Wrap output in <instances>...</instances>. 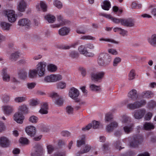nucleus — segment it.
Here are the masks:
<instances>
[{
	"label": "nucleus",
	"instance_id": "nucleus-47",
	"mask_svg": "<svg viewBox=\"0 0 156 156\" xmlns=\"http://www.w3.org/2000/svg\"><path fill=\"white\" fill-rule=\"evenodd\" d=\"M91 148V147L90 145L88 144L86 145L82 151L80 152L79 155H80V154H82L88 152L90 150Z\"/></svg>",
	"mask_w": 156,
	"mask_h": 156
},
{
	"label": "nucleus",
	"instance_id": "nucleus-15",
	"mask_svg": "<svg viewBox=\"0 0 156 156\" xmlns=\"http://www.w3.org/2000/svg\"><path fill=\"white\" fill-rule=\"evenodd\" d=\"M4 113L7 115H9L14 111L13 107L11 105H7L3 106L2 107Z\"/></svg>",
	"mask_w": 156,
	"mask_h": 156
},
{
	"label": "nucleus",
	"instance_id": "nucleus-34",
	"mask_svg": "<svg viewBox=\"0 0 156 156\" xmlns=\"http://www.w3.org/2000/svg\"><path fill=\"white\" fill-rule=\"evenodd\" d=\"M149 43L152 46H156V34L152 35L151 37L148 39Z\"/></svg>",
	"mask_w": 156,
	"mask_h": 156
},
{
	"label": "nucleus",
	"instance_id": "nucleus-5",
	"mask_svg": "<svg viewBox=\"0 0 156 156\" xmlns=\"http://www.w3.org/2000/svg\"><path fill=\"white\" fill-rule=\"evenodd\" d=\"M5 15L10 22L13 23L16 21V17L14 11L12 10H8L5 11Z\"/></svg>",
	"mask_w": 156,
	"mask_h": 156
},
{
	"label": "nucleus",
	"instance_id": "nucleus-3",
	"mask_svg": "<svg viewBox=\"0 0 156 156\" xmlns=\"http://www.w3.org/2000/svg\"><path fill=\"white\" fill-rule=\"evenodd\" d=\"M46 65V62L44 61L40 62L37 65L35 70L37 74L40 77L43 76L45 75Z\"/></svg>",
	"mask_w": 156,
	"mask_h": 156
},
{
	"label": "nucleus",
	"instance_id": "nucleus-23",
	"mask_svg": "<svg viewBox=\"0 0 156 156\" xmlns=\"http://www.w3.org/2000/svg\"><path fill=\"white\" fill-rule=\"evenodd\" d=\"M70 31V29L69 28L64 27L59 30L58 33L61 36H65L67 35Z\"/></svg>",
	"mask_w": 156,
	"mask_h": 156
},
{
	"label": "nucleus",
	"instance_id": "nucleus-20",
	"mask_svg": "<svg viewBox=\"0 0 156 156\" xmlns=\"http://www.w3.org/2000/svg\"><path fill=\"white\" fill-rule=\"evenodd\" d=\"M31 24L30 21L27 18L20 19L18 22V25L21 26L29 27Z\"/></svg>",
	"mask_w": 156,
	"mask_h": 156
},
{
	"label": "nucleus",
	"instance_id": "nucleus-25",
	"mask_svg": "<svg viewBox=\"0 0 156 156\" xmlns=\"http://www.w3.org/2000/svg\"><path fill=\"white\" fill-rule=\"evenodd\" d=\"M19 77L21 79L25 80L27 77V73L25 69H22L19 70L18 73Z\"/></svg>",
	"mask_w": 156,
	"mask_h": 156
},
{
	"label": "nucleus",
	"instance_id": "nucleus-39",
	"mask_svg": "<svg viewBox=\"0 0 156 156\" xmlns=\"http://www.w3.org/2000/svg\"><path fill=\"white\" fill-rule=\"evenodd\" d=\"M76 32L78 34H85L87 32V30L86 27L83 26L77 29Z\"/></svg>",
	"mask_w": 156,
	"mask_h": 156
},
{
	"label": "nucleus",
	"instance_id": "nucleus-13",
	"mask_svg": "<svg viewBox=\"0 0 156 156\" xmlns=\"http://www.w3.org/2000/svg\"><path fill=\"white\" fill-rule=\"evenodd\" d=\"M107 55H101L99 58L98 61V63L99 65L101 66H105L108 65L110 62H111V60L109 59L108 62H106L105 60V58L106 56H107Z\"/></svg>",
	"mask_w": 156,
	"mask_h": 156
},
{
	"label": "nucleus",
	"instance_id": "nucleus-12",
	"mask_svg": "<svg viewBox=\"0 0 156 156\" xmlns=\"http://www.w3.org/2000/svg\"><path fill=\"white\" fill-rule=\"evenodd\" d=\"M99 123L98 122L94 121L92 123L89 124L86 126L82 128V130L86 131L89 130L91 127L94 129H97L99 126Z\"/></svg>",
	"mask_w": 156,
	"mask_h": 156
},
{
	"label": "nucleus",
	"instance_id": "nucleus-19",
	"mask_svg": "<svg viewBox=\"0 0 156 156\" xmlns=\"http://www.w3.org/2000/svg\"><path fill=\"white\" fill-rule=\"evenodd\" d=\"M27 5V4L24 0H20L17 7V9L20 12H24L25 11Z\"/></svg>",
	"mask_w": 156,
	"mask_h": 156
},
{
	"label": "nucleus",
	"instance_id": "nucleus-35",
	"mask_svg": "<svg viewBox=\"0 0 156 156\" xmlns=\"http://www.w3.org/2000/svg\"><path fill=\"white\" fill-rule=\"evenodd\" d=\"M20 53L18 52H15L12 53L9 57V59L12 61H16L19 57Z\"/></svg>",
	"mask_w": 156,
	"mask_h": 156
},
{
	"label": "nucleus",
	"instance_id": "nucleus-1",
	"mask_svg": "<svg viewBox=\"0 0 156 156\" xmlns=\"http://www.w3.org/2000/svg\"><path fill=\"white\" fill-rule=\"evenodd\" d=\"M143 136L140 134L133 135L129 141V146L131 147L136 148L139 147V145L143 141Z\"/></svg>",
	"mask_w": 156,
	"mask_h": 156
},
{
	"label": "nucleus",
	"instance_id": "nucleus-41",
	"mask_svg": "<svg viewBox=\"0 0 156 156\" xmlns=\"http://www.w3.org/2000/svg\"><path fill=\"white\" fill-rule=\"evenodd\" d=\"M121 120L123 124L128 123L131 122V119L130 118L125 115L122 116Z\"/></svg>",
	"mask_w": 156,
	"mask_h": 156
},
{
	"label": "nucleus",
	"instance_id": "nucleus-26",
	"mask_svg": "<svg viewBox=\"0 0 156 156\" xmlns=\"http://www.w3.org/2000/svg\"><path fill=\"white\" fill-rule=\"evenodd\" d=\"M85 135H82L80 136L79 140L77 141V146L79 147L83 145L84 144L85 142Z\"/></svg>",
	"mask_w": 156,
	"mask_h": 156
},
{
	"label": "nucleus",
	"instance_id": "nucleus-43",
	"mask_svg": "<svg viewBox=\"0 0 156 156\" xmlns=\"http://www.w3.org/2000/svg\"><path fill=\"white\" fill-rule=\"evenodd\" d=\"M57 20L59 24L62 25L65 24L66 21L62 16L61 15H58L57 16Z\"/></svg>",
	"mask_w": 156,
	"mask_h": 156
},
{
	"label": "nucleus",
	"instance_id": "nucleus-56",
	"mask_svg": "<svg viewBox=\"0 0 156 156\" xmlns=\"http://www.w3.org/2000/svg\"><path fill=\"white\" fill-rule=\"evenodd\" d=\"M156 106V102L153 101H151L148 103V106L150 108L153 109Z\"/></svg>",
	"mask_w": 156,
	"mask_h": 156
},
{
	"label": "nucleus",
	"instance_id": "nucleus-44",
	"mask_svg": "<svg viewBox=\"0 0 156 156\" xmlns=\"http://www.w3.org/2000/svg\"><path fill=\"white\" fill-rule=\"evenodd\" d=\"M27 99L25 97H17L14 98V101L16 103H20L25 101Z\"/></svg>",
	"mask_w": 156,
	"mask_h": 156
},
{
	"label": "nucleus",
	"instance_id": "nucleus-63",
	"mask_svg": "<svg viewBox=\"0 0 156 156\" xmlns=\"http://www.w3.org/2000/svg\"><path fill=\"white\" fill-rule=\"evenodd\" d=\"M48 153L49 154H51L54 150L53 147L51 145H49L47 146Z\"/></svg>",
	"mask_w": 156,
	"mask_h": 156
},
{
	"label": "nucleus",
	"instance_id": "nucleus-10",
	"mask_svg": "<svg viewBox=\"0 0 156 156\" xmlns=\"http://www.w3.org/2000/svg\"><path fill=\"white\" fill-rule=\"evenodd\" d=\"M79 95L78 90L74 87H72L69 90V95L70 97L73 100H76Z\"/></svg>",
	"mask_w": 156,
	"mask_h": 156
},
{
	"label": "nucleus",
	"instance_id": "nucleus-62",
	"mask_svg": "<svg viewBox=\"0 0 156 156\" xmlns=\"http://www.w3.org/2000/svg\"><path fill=\"white\" fill-rule=\"evenodd\" d=\"M30 103L32 106H35L39 104L40 101L37 99H32L31 100Z\"/></svg>",
	"mask_w": 156,
	"mask_h": 156
},
{
	"label": "nucleus",
	"instance_id": "nucleus-42",
	"mask_svg": "<svg viewBox=\"0 0 156 156\" xmlns=\"http://www.w3.org/2000/svg\"><path fill=\"white\" fill-rule=\"evenodd\" d=\"M37 74V73L35 69L30 70L29 71L28 73L29 77L31 78L35 77Z\"/></svg>",
	"mask_w": 156,
	"mask_h": 156
},
{
	"label": "nucleus",
	"instance_id": "nucleus-14",
	"mask_svg": "<svg viewBox=\"0 0 156 156\" xmlns=\"http://www.w3.org/2000/svg\"><path fill=\"white\" fill-rule=\"evenodd\" d=\"M10 141L5 136H2L0 138V146L2 147H7L10 145Z\"/></svg>",
	"mask_w": 156,
	"mask_h": 156
},
{
	"label": "nucleus",
	"instance_id": "nucleus-28",
	"mask_svg": "<svg viewBox=\"0 0 156 156\" xmlns=\"http://www.w3.org/2000/svg\"><path fill=\"white\" fill-rule=\"evenodd\" d=\"M48 107L47 104L44 103L42 106L41 107L39 111V112L42 114H47L48 112Z\"/></svg>",
	"mask_w": 156,
	"mask_h": 156
},
{
	"label": "nucleus",
	"instance_id": "nucleus-11",
	"mask_svg": "<svg viewBox=\"0 0 156 156\" xmlns=\"http://www.w3.org/2000/svg\"><path fill=\"white\" fill-rule=\"evenodd\" d=\"M135 20L133 19L129 18L122 19L121 20V25L127 27H133L134 25Z\"/></svg>",
	"mask_w": 156,
	"mask_h": 156
},
{
	"label": "nucleus",
	"instance_id": "nucleus-64",
	"mask_svg": "<svg viewBox=\"0 0 156 156\" xmlns=\"http://www.w3.org/2000/svg\"><path fill=\"white\" fill-rule=\"evenodd\" d=\"M44 81L47 83L52 82L50 75L45 76L44 79Z\"/></svg>",
	"mask_w": 156,
	"mask_h": 156
},
{
	"label": "nucleus",
	"instance_id": "nucleus-51",
	"mask_svg": "<svg viewBox=\"0 0 156 156\" xmlns=\"http://www.w3.org/2000/svg\"><path fill=\"white\" fill-rule=\"evenodd\" d=\"M135 75L134 70H131L128 75L129 79V80L134 79L135 78Z\"/></svg>",
	"mask_w": 156,
	"mask_h": 156
},
{
	"label": "nucleus",
	"instance_id": "nucleus-40",
	"mask_svg": "<svg viewBox=\"0 0 156 156\" xmlns=\"http://www.w3.org/2000/svg\"><path fill=\"white\" fill-rule=\"evenodd\" d=\"M154 126L153 124L151 123L145 122L144 125V128L146 130H149L154 128Z\"/></svg>",
	"mask_w": 156,
	"mask_h": 156
},
{
	"label": "nucleus",
	"instance_id": "nucleus-61",
	"mask_svg": "<svg viewBox=\"0 0 156 156\" xmlns=\"http://www.w3.org/2000/svg\"><path fill=\"white\" fill-rule=\"evenodd\" d=\"M3 100L4 102L7 103L9 102L10 100V96L8 95H4L3 98Z\"/></svg>",
	"mask_w": 156,
	"mask_h": 156
},
{
	"label": "nucleus",
	"instance_id": "nucleus-18",
	"mask_svg": "<svg viewBox=\"0 0 156 156\" xmlns=\"http://www.w3.org/2000/svg\"><path fill=\"white\" fill-rule=\"evenodd\" d=\"M128 96L133 101H136L138 98V95L136 90L132 89L130 90L128 94Z\"/></svg>",
	"mask_w": 156,
	"mask_h": 156
},
{
	"label": "nucleus",
	"instance_id": "nucleus-55",
	"mask_svg": "<svg viewBox=\"0 0 156 156\" xmlns=\"http://www.w3.org/2000/svg\"><path fill=\"white\" fill-rule=\"evenodd\" d=\"M19 142L23 144H27L28 143L29 140L26 138L21 137L20 139Z\"/></svg>",
	"mask_w": 156,
	"mask_h": 156
},
{
	"label": "nucleus",
	"instance_id": "nucleus-9",
	"mask_svg": "<svg viewBox=\"0 0 156 156\" xmlns=\"http://www.w3.org/2000/svg\"><path fill=\"white\" fill-rule=\"evenodd\" d=\"M78 50L80 53L89 57H92L94 55L93 53L88 52L85 45H81L78 48Z\"/></svg>",
	"mask_w": 156,
	"mask_h": 156
},
{
	"label": "nucleus",
	"instance_id": "nucleus-21",
	"mask_svg": "<svg viewBox=\"0 0 156 156\" xmlns=\"http://www.w3.org/2000/svg\"><path fill=\"white\" fill-rule=\"evenodd\" d=\"M118 126V123L115 121H114L107 126L106 128V130L108 132H112Z\"/></svg>",
	"mask_w": 156,
	"mask_h": 156
},
{
	"label": "nucleus",
	"instance_id": "nucleus-32",
	"mask_svg": "<svg viewBox=\"0 0 156 156\" xmlns=\"http://www.w3.org/2000/svg\"><path fill=\"white\" fill-rule=\"evenodd\" d=\"M79 44V42L77 41L75 42L70 45H62L60 46V48L61 49L65 50L69 49L71 48H74L75 47Z\"/></svg>",
	"mask_w": 156,
	"mask_h": 156
},
{
	"label": "nucleus",
	"instance_id": "nucleus-7",
	"mask_svg": "<svg viewBox=\"0 0 156 156\" xmlns=\"http://www.w3.org/2000/svg\"><path fill=\"white\" fill-rule=\"evenodd\" d=\"M50 97L53 98H56L55 103V104L58 106H60L62 105L63 100L61 96H59L58 94L55 92H52L50 94Z\"/></svg>",
	"mask_w": 156,
	"mask_h": 156
},
{
	"label": "nucleus",
	"instance_id": "nucleus-48",
	"mask_svg": "<svg viewBox=\"0 0 156 156\" xmlns=\"http://www.w3.org/2000/svg\"><path fill=\"white\" fill-rule=\"evenodd\" d=\"M38 117L34 115L31 116L29 119V121L33 123H36L38 121Z\"/></svg>",
	"mask_w": 156,
	"mask_h": 156
},
{
	"label": "nucleus",
	"instance_id": "nucleus-53",
	"mask_svg": "<svg viewBox=\"0 0 156 156\" xmlns=\"http://www.w3.org/2000/svg\"><path fill=\"white\" fill-rule=\"evenodd\" d=\"M69 56L72 58H76L78 56V53L75 51H72L69 53Z\"/></svg>",
	"mask_w": 156,
	"mask_h": 156
},
{
	"label": "nucleus",
	"instance_id": "nucleus-58",
	"mask_svg": "<svg viewBox=\"0 0 156 156\" xmlns=\"http://www.w3.org/2000/svg\"><path fill=\"white\" fill-rule=\"evenodd\" d=\"M152 116V114L151 112H148L145 116V120H149L151 119Z\"/></svg>",
	"mask_w": 156,
	"mask_h": 156
},
{
	"label": "nucleus",
	"instance_id": "nucleus-16",
	"mask_svg": "<svg viewBox=\"0 0 156 156\" xmlns=\"http://www.w3.org/2000/svg\"><path fill=\"white\" fill-rule=\"evenodd\" d=\"M24 119L23 114L17 112L15 113L14 115V119L18 123L22 124Z\"/></svg>",
	"mask_w": 156,
	"mask_h": 156
},
{
	"label": "nucleus",
	"instance_id": "nucleus-17",
	"mask_svg": "<svg viewBox=\"0 0 156 156\" xmlns=\"http://www.w3.org/2000/svg\"><path fill=\"white\" fill-rule=\"evenodd\" d=\"M25 131L28 135L31 137H33L36 133V128L33 126H28L26 128Z\"/></svg>",
	"mask_w": 156,
	"mask_h": 156
},
{
	"label": "nucleus",
	"instance_id": "nucleus-29",
	"mask_svg": "<svg viewBox=\"0 0 156 156\" xmlns=\"http://www.w3.org/2000/svg\"><path fill=\"white\" fill-rule=\"evenodd\" d=\"M39 5H40L41 8L43 12H45L47 11V5L45 2L41 1L39 4H38V5H36V8L39 10H40Z\"/></svg>",
	"mask_w": 156,
	"mask_h": 156
},
{
	"label": "nucleus",
	"instance_id": "nucleus-24",
	"mask_svg": "<svg viewBox=\"0 0 156 156\" xmlns=\"http://www.w3.org/2000/svg\"><path fill=\"white\" fill-rule=\"evenodd\" d=\"M18 112L23 114L28 113V108L27 105L23 104L19 106L18 108Z\"/></svg>",
	"mask_w": 156,
	"mask_h": 156
},
{
	"label": "nucleus",
	"instance_id": "nucleus-60",
	"mask_svg": "<svg viewBox=\"0 0 156 156\" xmlns=\"http://www.w3.org/2000/svg\"><path fill=\"white\" fill-rule=\"evenodd\" d=\"M99 40L100 41H105L107 42H110L115 43H118V42L113 40L109 39H105L103 38H100L99 39Z\"/></svg>",
	"mask_w": 156,
	"mask_h": 156
},
{
	"label": "nucleus",
	"instance_id": "nucleus-8",
	"mask_svg": "<svg viewBox=\"0 0 156 156\" xmlns=\"http://www.w3.org/2000/svg\"><path fill=\"white\" fill-rule=\"evenodd\" d=\"M134 116L136 119H140L142 118L146 113V110L144 108H141L135 111L134 112Z\"/></svg>",
	"mask_w": 156,
	"mask_h": 156
},
{
	"label": "nucleus",
	"instance_id": "nucleus-59",
	"mask_svg": "<svg viewBox=\"0 0 156 156\" xmlns=\"http://www.w3.org/2000/svg\"><path fill=\"white\" fill-rule=\"evenodd\" d=\"M114 146L115 148L119 150L124 148V147H122L120 146V144L119 141H116L114 144Z\"/></svg>",
	"mask_w": 156,
	"mask_h": 156
},
{
	"label": "nucleus",
	"instance_id": "nucleus-57",
	"mask_svg": "<svg viewBox=\"0 0 156 156\" xmlns=\"http://www.w3.org/2000/svg\"><path fill=\"white\" fill-rule=\"evenodd\" d=\"M57 87L58 88L64 89L66 86V84L65 82H60L57 84Z\"/></svg>",
	"mask_w": 156,
	"mask_h": 156
},
{
	"label": "nucleus",
	"instance_id": "nucleus-50",
	"mask_svg": "<svg viewBox=\"0 0 156 156\" xmlns=\"http://www.w3.org/2000/svg\"><path fill=\"white\" fill-rule=\"evenodd\" d=\"M80 38L82 40H95L96 39L95 37L89 35L83 36L81 37Z\"/></svg>",
	"mask_w": 156,
	"mask_h": 156
},
{
	"label": "nucleus",
	"instance_id": "nucleus-49",
	"mask_svg": "<svg viewBox=\"0 0 156 156\" xmlns=\"http://www.w3.org/2000/svg\"><path fill=\"white\" fill-rule=\"evenodd\" d=\"M121 59L119 57H115L113 60V65L114 67L117 66L118 64L121 62Z\"/></svg>",
	"mask_w": 156,
	"mask_h": 156
},
{
	"label": "nucleus",
	"instance_id": "nucleus-37",
	"mask_svg": "<svg viewBox=\"0 0 156 156\" xmlns=\"http://www.w3.org/2000/svg\"><path fill=\"white\" fill-rule=\"evenodd\" d=\"M134 126L133 124H130L128 126H125L123 128V129L126 133H129L133 129V127Z\"/></svg>",
	"mask_w": 156,
	"mask_h": 156
},
{
	"label": "nucleus",
	"instance_id": "nucleus-52",
	"mask_svg": "<svg viewBox=\"0 0 156 156\" xmlns=\"http://www.w3.org/2000/svg\"><path fill=\"white\" fill-rule=\"evenodd\" d=\"M113 118V115L111 113H108L106 114L105 116V121L107 122L110 121L112 120Z\"/></svg>",
	"mask_w": 156,
	"mask_h": 156
},
{
	"label": "nucleus",
	"instance_id": "nucleus-27",
	"mask_svg": "<svg viewBox=\"0 0 156 156\" xmlns=\"http://www.w3.org/2000/svg\"><path fill=\"white\" fill-rule=\"evenodd\" d=\"M44 19L48 23H54L56 20V18L55 16L51 14H48L44 17Z\"/></svg>",
	"mask_w": 156,
	"mask_h": 156
},
{
	"label": "nucleus",
	"instance_id": "nucleus-45",
	"mask_svg": "<svg viewBox=\"0 0 156 156\" xmlns=\"http://www.w3.org/2000/svg\"><path fill=\"white\" fill-rule=\"evenodd\" d=\"M66 113L68 115H72L73 112V108L71 106L68 105L66 108Z\"/></svg>",
	"mask_w": 156,
	"mask_h": 156
},
{
	"label": "nucleus",
	"instance_id": "nucleus-31",
	"mask_svg": "<svg viewBox=\"0 0 156 156\" xmlns=\"http://www.w3.org/2000/svg\"><path fill=\"white\" fill-rule=\"evenodd\" d=\"M141 95L143 98H149L154 96V94L151 91H146L143 92Z\"/></svg>",
	"mask_w": 156,
	"mask_h": 156
},
{
	"label": "nucleus",
	"instance_id": "nucleus-6",
	"mask_svg": "<svg viewBox=\"0 0 156 156\" xmlns=\"http://www.w3.org/2000/svg\"><path fill=\"white\" fill-rule=\"evenodd\" d=\"M34 152L31 154L32 156H38L41 155L43 152L42 146L40 144H36L33 148Z\"/></svg>",
	"mask_w": 156,
	"mask_h": 156
},
{
	"label": "nucleus",
	"instance_id": "nucleus-22",
	"mask_svg": "<svg viewBox=\"0 0 156 156\" xmlns=\"http://www.w3.org/2000/svg\"><path fill=\"white\" fill-rule=\"evenodd\" d=\"M2 75L4 81L7 82L9 81L10 77L9 74L7 73V69L6 68H4L2 69Z\"/></svg>",
	"mask_w": 156,
	"mask_h": 156
},
{
	"label": "nucleus",
	"instance_id": "nucleus-54",
	"mask_svg": "<svg viewBox=\"0 0 156 156\" xmlns=\"http://www.w3.org/2000/svg\"><path fill=\"white\" fill-rule=\"evenodd\" d=\"M54 5L58 9H61L62 7V4L61 2L57 0L54 1Z\"/></svg>",
	"mask_w": 156,
	"mask_h": 156
},
{
	"label": "nucleus",
	"instance_id": "nucleus-46",
	"mask_svg": "<svg viewBox=\"0 0 156 156\" xmlns=\"http://www.w3.org/2000/svg\"><path fill=\"white\" fill-rule=\"evenodd\" d=\"M90 88L91 90L94 91H98L100 89V87L94 84H90Z\"/></svg>",
	"mask_w": 156,
	"mask_h": 156
},
{
	"label": "nucleus",
	"instance_id": "nucleus-33",
	"mask_svg": "<svg viewBox=\"0 0 156 156\" xmlns=\"http://www.w3.org/2000/svg\"><path fill=\"white\" fill-rule=\"evenodd\" d=\"M50 76L52 82L60 80L62 79V76L59 74H51Z\"/></svg>",
	"mask_w": 156,
	"mask_h": 156
},
{
	"label": "nucleus",
	"instance_id": "nucleus-30",
	"mask_svg": "<svg viewBox=\"0 0 156 156\" xmlns=\"http://www.w3.org/2000/svg\"><path fill=\"white\" fill-rule=\"evenodd\" d=\"M0 26L2 30H9L11 24L5 22H1Z\"/></svg>",
	"mask_w": 156,
	"mask_h": 156
},
{
	"label": "nucleus",
	"instance_id": "nucleus-2",
	"mask_svg": "<svg viewBox=\"0 0 156 156\" xmlns=\"http://www.w3.org/2000/svg\"><path fill=\"white\" fill-rule=\"evenodd\" d=\"M105 72L103 71H96L92 72L90 74L91 79L94 82H100L104 78Z\"/></svg>",
	"mask_w": 156,
	"mask_h": 156
},
{
	"label": "nucleus",
	"instance_id": "nucleus-36",
	"mask_svg": "<svg viewBox=\"0 0 156 156\" xmlns=\"http://www.w3.org/2000/svg\"><path fill=\"white\" fill-rule=\"evenodd\" d=\"M102 9L105 10H108L111 7L110 2L107 1H105L101 5Z\"/></svg>",
	"mask_w": 156,
	"mask_h": 156
},
{
	"label": "nucleus",
	"instance_id": "nucleus-38",
	"mask_svg": "<svg viewBox=\"0 0 156 156\" xmlns=\"http://www.w3.org/2000/svg\"><path fill=\"white\" fill-rule=\"evenodd\" d=\"M47 69L51 72H54L57 70V67L54 64H49L47 66Z\"/></svg>",
	"mask_w": 156,
	"mask_h": 156
},
{
	"label": "nucleus",
	"instance_id": "nucleus-4",
	"mask_svg": "<svg viewBox=\"0 0 156 156\" xmlns=\"http://www.w3.org/2000/svg\"><path fill=\"white\" fill-rule=\"evenodd\" d=\"M146 101L145 100H142L140 101H136L133 103H129L127 105L128 108L131 110H134L140 108L144 106Z\"/></svg>",
	"mask_w": 156,
	"mask_h": 156
}]
</instances>
